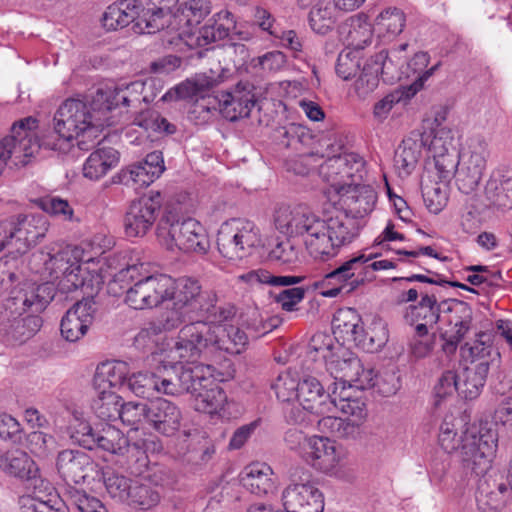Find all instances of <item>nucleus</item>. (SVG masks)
<instances>
[{"mask_svg": "<svg viewBox=\"0 0 512 512\" xmlns=\"http://www.w3.org/2000/svg\"><path fill=\"white\" fill-rule=\"evenodd\" d=\"M343 364L345 367V374L348 379L349 388L365 390L375 386V371L370 367H364L360 359L352 358L350 363Z\"/></svg>", "mask_w": 512, "mask_h": 512, "instance_id": "45", "label": "nucleus"}, {"mask_svg": "<svg viewBox=\"0 0 512 512\" xmlns=\"http://www.w3.org/2000/svg\"><path fill=\"white\" fill-rule=\"evenodd\" d=\"M377 25L391 35H398L405 26L404 13L398 8H388L378 16Z\"/></svg>", "mask_w": 512, "mask_h": 512, "instance_id": "64", "label": "nucleus"}, {"mask_svg": "<svg viewBox=\"0 0 512 512\" xmlns=\"http://www.w3.org/2000/svg\"><path fill=\"white\" fill-rule=\"evenodd\" d=\"M388 329L386 324L380 320H373L365 329V338L362 340V349L373 353L379 351L388 341Z\"/></svg>", "mask_w": 512, "mask_h": 512, "instance_id": "58", "label": "nucleus"}, {"mask_svg": "<svg viewBox=\"0 0 512 512\" xmlns=\"http://www.w3.org/2000/svg\"><path fill=\"white\" fill-rule=\"evenodd\" d=\"M96 431L97 428H93L89 422L80 418H74L69 427L71 439L89 450L95 449Z\"/></svg>", "mask_w": 512, "mask_h": 512, "instance_id": "60", "label": "nucleus"}, {"mask_svg": "<svg viewBox=\"0 0 512 512\" xmlns=\"http://www.w3.org/2000/svg\"><path fill=\"white\" fill-rule=\"evenodd\" d=\"M95 448H100L111 454L123 455L129 448L128 439L116 427L106 423L97 428Z\"/></svg>", "mask_w": 512, "mask_h": 512, "instance_id": "40", "label": "nucleus"}, {"mask_svg": "<svg viewBox=\"0 0 512 512\" xmlns=\"http://www.w3.org/2000/svg\"><path fill=\"white\" fill-rule=\"evenodd\" d=\"M217 100L220 113L229 121L248 117L256 102L249 83H239L233 91L219 93Z\"/></svg>", "mask_w": 512, "mask_h": 512, "instance_id": "23", "label": "nucleus"}, {"mask_svg": "<svg viewBox=\"0 0 512 512\" xmlns=\"http://www.w3.org/2000/svg\"><path fill=\"white\" fill-rule=\"evenodd\" d=\"M229 34V27L222 23H217L216 19H210L197 30H183L179 33L180 40L184 41L190 47H204L218 40L224 39Z\"/></svg>", "mask_w": 512, "mask_h": 512, "instance_id": "35", "label": "nucleus"}, {"mask_svg": "<svg viewBox=\"0 0 512 512\" xmlns=\"http://www.w3.org/2000/svg\"><path fill=\"white\" fill-rule=\"evenodd\" d=\"M334 413L321 415L318 420V430L322 433L331 434L337 438L354 437L358 432L353 424H349L348 420L333 415Z\"/></svg>", "mask_w": 512, "mask_h": 512, "instance_id": "52", "label": "nucleus"}, {"mask_svg": "<svg viewBox=\"0 0 512 512\" xmlns=\"http://www.w3.org/2000/svg\"><path fill=\"white\" fill-rule=\"evenodd\" d=\"M91 109L93 114L85 102L67 99L58 108L53 119L58 142H51L48 137L44 139V145L59 150L60 153H67L73 145L72 141L77 139L78 147L81 150H88L86 138H97L104 126L111 125L104 109H95L93 102Z\"/></svg>", "mask_w": 512, "mask_h": 512, "instance_id": "4", "label": "nucleus"}, {"mask_svg": "<svg viewBox=\"0 0 512 512\" xmlns=\"http://www.w3.org/2000/svg\"><path fill=\"white\" fill-rule=\"evenodd\" d=\"M241 279L254 284H270L273 286H291L302 282V276H274L269 271L258 269L241 276Z\"/></svg>", "mask_w": 512, "mask_h": 512, "instance_id": "56", "label": "nucleus"}, {"mask_svg": "<svg viewBox=\"0 0 512 512\" xmlns=\"http://www.w3.org/2000/svg\"><path fill=\"white\" fill-rule=\"evenodd\" d=\"M236 225L239 229L238 233V244L241 250V258L247 257L250 255L256 247L261 246L262 237L261 232L258 226L246 219H236Z\"/></svg>", "mask_w": 512, "mask_h": 512, "instance_id": "47", "label": "nucleus"}, {"mask_svg": "<svg viewBox=\"0 0 512 512\" xmlns=\"http://www.w3.org/2000/svg\"><path fill=\"white\" fill-rule=\"evenodd\" d=\"M297 400L304 410L313 414L335 413L329 391H325L322 383L313 376H307L301 380Z\"/></svg>", "mask_w": 512, "mask_h": 512, "instance_id": "24", "label": "nucleus"}, {"mask_svg": "<svg viewBox=\"0 0 512 512\" xmlns=\"http://www.w3.org/2000/svg\"><path fill=\"white\" fill-rule=\"evenodd\" d=\"M167 367H159L156 372H139L132 374L127 379L126 387L136 396L149 398L155 394H166L168 391L164 386Z\"/></svg>", "mask_w": 512, "mask_h": 512, "instance_id": "31", "label": "nucleus"}, {"mask_svg": "<svg viewBox=\"0 0 512 512\" xmlns=\"http://www.w3.org/2000/svg\"><path fill=\"white\" fill-rule=\"evenodd\" d=\"M49 223L43 214L18 215L0 220V252L17 257L43 238Z\"/></svg>", "mask_w": 512, "mask_h": 512, "instance_id": "7", "label": "nucleus"}, {"mask_svg": "<svg viewBox=\"0 0 512 512\" xmlns=\"http://www.w3.org/2000/svg\"><path fill=\"white\" fill-rule=\"evenodd\" d=\"M162 203L161 193L153 190L133 201L123 220L125 235L129 238L144 237L159 218Z\"/></svg>", "mask_w": 512, "mask_h": 512, "instance_id": "15", "label": "nucleus"}, {"mask_svg": "<svg viewBox=\"0 0 512 512\" xmlns=\"http://www.w3.org/2000/svg\"><path fill=\"white\" fill-rule=\"evenodd\" d=\"M364 263V254H359L343 262L336 270L340 277H342V281L350 283L354 288L365 282Z\"/></svg>", "mask_w": 512, "mask_h": 512, "instance_id": "57", "label": "nucleus"}, {"mask_svg": "<svg viewBox=\"0 0 512 512\" xmlns=\"http://www.w3.org/2000/svg\"><path fill=\"white\" fill-rule=\"evenodd\" d=\"M133 124L147 132H165L167 134H173L176 131V127L172 123L162 117L157 111L150 109L141 111L136 115Z\"/></svg>", "mask_w": 512, "mask_h": 512, "instance_id": "54", "label": "nucleus"}, {"mask_svg": "<svg viewBox=\"0 0 512 512\" xmlns=\"http://www.w3.org/2000/svg\"><path fill=\"white\" fill-rule=\"evenodd\" d=\"M0 470L24 481L35 480L39 472L33 459L20 449L0 450Z\"/></svg>", "mask_w": 512, "mask_h": 512, "instance_id": "30", "label": "nucleus"}, {"mask_svg": "<svg viewBox=\"0 0 512 512\" xmlns=\"http://www.w3.org/2000/svg\"><path fill=\"white\" fill-rule=\"evenodd\" d=\"M129 366L124 361H108L97 366L94 385L98 390L126 387Z\"/></svg>", "mask_w": 512, "mask_h": 512, "instance_id": "33", "label": "nucleus"}, {"mask_svg": "<svg viewBox=\"0 0 512 512\" xmlns=\"http://www.w3.org/2000/svg\"><path fill=\"white\" fill-rule=\"evenodd\" d=\"M460 155L456 149L431 156L434 162L435 175L440 183H449L454 176H457Z\"/></svg>", "mask_w": 512, "mask_h": 512, "instance_id": "50", "label": "nucleus"}, {"mask_svg": "<svg viewBox=\"0 0 512 512\" xmlns=\"http://www.w3.org/2000/svg\"><path fill=\"white\" fill-rule=\"evenodd\" d=\"M160 501L159 492L149 483L135 481L127 504L135 509L148 510Z\"/></svg>", "mask_w": 512, "mask_h": 512, "instance_id": "49", "label": "nucleus"}, {"mask_svg": "<svg viewBox=\"0 0 512 512\" xmlns=\"http://www.w3.org/2000/svg\"><path fill=\"white\" fill-rule=\"evenodd\" d=\"M276 229L288 237H302L316 260L328 261L350 244L358 235L357 222L348 214L337 212L321 217L305 207H279L274 216Z\"/></svg>", "mask_w": 512, "mask_h": 512, "instance_id": "1", "label": "nucleus"}, {"mask_svg": "<svg viewBox=\"0 0 512 512\" xmlns=\"http://www.w3.org/2000/svg\"><path fill=\"white\" fill-rule=\"evenodd\" d=\"M337 411L346 416L344 419L353 424L357 432L367 416L366 404L360 398L342 399L337 405Z\"/></svg>", "mask_w": 512, "mask_h": 512, "instance_id": "59", "label": "nucleus"}, {"mask_svg": "<svg viewBox=\"0 0 512 512\" xmlns=\"http://www.w3.org/2000/svg\"><path fill=\"white\" fill-rule=\"evenodd\" d=\"M382 63L378 58L368 59L354 83V91L359 99L367 98L379 85V75L382 72Z\"/></svg>", "mask_w": 512, "mask_h": 512, "instance_id": "42", "label": "nucleus"}, {"mask_svg": "<svg viewBox=\"0 0 512 512\" xmlns=\"http://www.w3.org/2000/svg\"><path fill=\"white\" fill-rule=\"evenodd\" d=\"M36 118L29 116L12 125L11 134L0 141V175L10 160L15 166H24L39 151L32 128Z\"/></svg>", "mask_w": 512, "mask_h": 512, "instance_id": "8", "label": "nucleus"}, {"mask_svg": "<svg viewBox=\"0 0 512 512\" xmlns=\"http://www.w3.org/2000/svg\"><path fill=\"white\" fill-rule=\"evenodd\" d=\"M240 481L244 488L258 496L273 495L278 488L273 471L266 463L256 462L246 466L240 474Z\"/></svg>", "mask_w": 512, "mask_h": 512, "instance_id": "28", "label": "nucleus"}, {"mask_svg": "<svg viewBox=\"0 0 512 512\" xmlns=\"http://www.w3.org/2000/svg\"><path fill=\"white\" fill-rule=\"evenodd\" d=\"M116 278L127 282L125 303L135 310L158 307L169 299L173 278L162 273L151 274L144 263L128 265Z\"/></svg>", "mask_w": 512, "mask_h": 512, "instance_id": "5", "label": "nucleus"}, {"mask_svg": "<svg viewBox=\"0 0 512 512\" xmlns=\"http://www.w3.org/2000/svg\"><path fill=\"white\" fill-rule=\"evenodd\" d=\"M211 12V5L208 0H189L183 9V16L186 19L188 30L194 29Z\"/></svg>", "mask_w": 512, "mask_h": 512, "instance_id": "63", "label": "nucleus"}, {"mask_svg": "<svg viewBox=\"0 0 512 512\" xmlns=\"http://www.w3.org/2000/svg\"><path fill=\"white\" fill-rule=\"evenodd\" d=\"M192 314L187 310L180 309L178 305H172L170 308H167L162 314L160 319V324H151L149 328L142 329L136 336V342H145L146 338H149L150 331L153 334H157L162 330H173L179 327L186 320H191Z\"/></svg>", "mask_w": 512, "mask_h": 512, "instance_id": "39", "label": "nucleus"}, {"mask_svg": "<svg viewBox=\"0 0 512 512\" xmlns=\"http://www.w3.org/2000/svg\"><path fill=\"white\" fill-rule=\"evenodd\" d=\"M57 471L67 483L83 482L93 469L91 457L80 450L67 449L59 452L56 461Z\"/></svg>", "mask_w": 512, "mask_h": 512, "instance_id": "27", "label": "nucleus"}, {"mask_svg": "<svg viewBox=\"0 0 512 512\" xmlns=\"http://www.w3.org/2000/svg\"><path fill=\"white\" fill-rule=\"evenodd\" d=\"M121 397L111 390H99L98 397L93 400L92 409L103 421H115L119 418Z\"/></svg>", "mask_w": 512, "mask_h": 512, "instance_id": "46", "label": "nucleus"}, {"mask_svg": "<svg viewBox=\"0 0 512 512\" xmlns=\"http://www.w3.org/2000/svg\"><path fill=\"white\" fill-rule=\"evenodd\" d=\"M155 86V80L146 82L137 80L130 83H122L115 87L107 86L98 89L93 97L94 108L100 111L104 109L105 114H107V112L119 105L138 107L142 102L149 103L154 100L157 95L153 91Z\"/></svg>", "mask_w": 512, "mask_h": 512, "instance_id": "11", "label": "nucleus"}, {"mask_svg": "<svg viewBox=\"0 0 512 512\" xmlns=\"http://www.w3.org/2000/svg\"><path fill=\"white\" fill-rule=\"evenodd\" d=\"M148 409L149 404L145 403H121L118 419L134 429H138V425L143 421L148 423Z\"/></svg>", "mask_w": 512, "mask_h": 512, "instance_id": "62", "label": "nucleus"}, {"mask_svg": "<svg viewBox=\"0 0 512 512\" xmlns=\"http://www.w3.org/2000/svg\"><path fill=\"white\" fill-rule=\"evenodd\" d=\"M365 161L357 153L349 152L327 158L319 166V175L331 190L338 194L347 187L360 182L364 175Z\"/></svg>", "mask_w": 512, "mask_h": 512, "instance_id": "12", "label": "nucleus"}, {"mask_svg": "<svg viewBox=\"0 0 512 512\" xmlns=\"http://www.w3.org/2000/svg\"><path fill=\"white\" fill-rule=\"evenodd\" d=\"M300 385L301 380L296 374L285 371L278 375L271 387L280 401L289 402L293 399H298Z\"/></svg>", "mask_w": 512, "mask_h": 512, "instance_id": "55", "label": "nucleus"}, {"mask_svg": "<svg viewBox=\"0 0 512 512\" xmlns=\"http://www.w3.org/2000/svg\"><path fill=\"white\" fill-rule=\"evenodd\" d=\"M96 310L93 297L76 302L61 320L60 331L63 338L69 342L80 340L92 325Z\"/></svg>", "mask_w": 512, "mask_h": 512, "instance_id": "20", "label": "nucleus"}, {"mask_svg": "<svg viewBox=\"0 0 512 512\" xmlns=\"http://www.w3.org/2000/svg\"><path fill=\"white\" fill-rule=\"evenodd\" d=\"M82 250L74 246H65L54 254H48V259L44 261L45 269L49 271L50 276L58 279L61 291L69 293L84 286V278L81 275Z\"/></svg>", "mask_w": 512, "mask_h": 512, "instance_id": "16", "label": "nucleus"}, {"mask_svg": "<svg viewBox=\"0 0 512 512\" xmlns=\"http://www.w3.org/2000/svg\"><path fill=\"white\" fill-rule=\"evenodd\" d=\"M2 331L8 340L23 343L31 338L41 327V319L38 316L15 317L0 321Z\"/></svg>", "mask_w": 512, "mask_h": 512, "instance_id": "37", "label": "nucleus"}, {"mask_svg": "<svg viewBox=\"0 0 512 512\" xmlns=\"http://www.w3.org/2000/svg\"><path fill=\"white\" fill-rule=\"evenodd\" d=\"M41 209L65 222L78 223L80 218L75 214L73 207L66 200L58 196H47L40 200Z\"/></svg>", "mask_w": 512, "mask_h": 512, "instance_id": "53", "label": "nucleus"}, {"mask_svg": "<svg viewBox=\"0 0 512 512\" xmlns=\"http://www.w3.org/2000/svg\"><path fill=\"white\" fill-rule=\"evenodd\" d=\"M424 148H427L431 156L456 150L453 131L445 126L437 125L430 131L421 133Z\"/></svg>", "mask_w": 512, "mask_h": 512, "instance_id": "43", "label": "nucleus"}, {"mask_svg": "<svg viewBox=\"0 0 512 512\" xmlns=\"http://www.w3.org/2000/svg\"><path fill=\"white\" fill-rule=\"evenodd\" d=\"M53 290L48 283L37 285L23 283L13 287L0 304V321L22 316L27 309L42 311L53 299Z\"/></svg>", "mask_w": 512, "mask_h": 512, "instance_id": "9", "label": "nucleus"}, {"mask_svg": "<svg viewBox=\"0 0 512 512\" xmlns=\"http://www.w3.org/2000/svg\"><path fill=\"white\" fill-rule=\"evenodd\" d=\"M103 481L105 489L112 499L127 504L135 480L113 471H106L103 474Z\"/></svg>", "mask_w": 512, "mask_h": 512, "instance_id": "48", "label": "nucleus"}, {"mask_svg": "<svg viewBox=\"0 0 512 512\" xmlns=\"http://www.w3.org/2000/svg\"><path fill=\"white\" fill-rule=\"evenodd\" d=\"M201 387V390L192 395L195 410L208 414H214L220 411L227 397L213 377V374L211 375V383L207 381V383H204Z\"/></svg>", "mask_w": 512, "mask_h": 512, "instance_id": "36", "label": "nucleus"}, {"mask_svg": "<svg viewBox=\"0 0 512 512\" xmlns=\"http://www.w3.org/2000/svg\"><path fill=\"white\" fill-rule=\"evenodd\" d=\"M233 307H219L209 320H193L183 325L170 348V357L195 361L210 348L239 354L248 343L249 335L228 322L234 317Z\"/></svg>", "mask_w": 512, "mask_h": 512, "instance_id": "2", "label": "nucleus"}, {"mask_svg": "<svg viewBox=\"0 0 512 512\" xmlns=\"http://www.w3.org/2000/svg\"><path fill=\"white\" fill-rule=\"evenodd\" d=\"M372 36V25L366 18L357 17L351 19L346 36L348 46L353 47L355 50L363 49L371 43Z\"/></svg>", "mask_w": 512, "mask_h": 512, "instance_id": "51", "label": "nucleus"}, {"mask_svg": "<svg viewBox=\"0 0 512 512\" xmlns=\"http://www.w3.org/2000/svg\"><path fill=\"white\" fill-rule=\"evenodd\" d=\"M167 357L171 362L179 364V367L173 366L172 369H167L164 386L168 391V395L178 396L183 393L193 395L202 389L201 386L204 383H207V381L211 383V366L199 364V359L191 362L172 359L170 357V349L168 350Z\"/></svg>", "mask_w": 512, "mask_h": 512, "instance_id": "14", "label": "nucleus"}, {"mask_svg": "<svg viewBox=\"0 0 512 512\" xmlns=\"http://www.w3.org/2000/svg\"><path fill=\"white\" fill-rule=\"evenodd\" d=\"M119 153L112 147H102L90 154L83 165V175L92 181L105 176L118 164Z\"/></svg>", "mask_w": 512, "mask_h": 512, "instance_id": "34", "label": "nucleus"}, {"mask_svg": "<svg viewBox=\"0 0 512 512\" xmlns=\"http://www.w3.org/2000/svg\"><path fill=\"white\" fill-rule=\"evenodd\" d=\"M345 458L346 453L341 446L328 437L316 435L312 436V443L304 457L316 470L340 479L348 475Z\"/></svg>", "mask_w": 512, "mask_h": 512, "instance_id": "19", "label": "nucleus"}, {"mask_svg": "<svg viewBox=\"0 0 512 512\" xmlns=\"http://www.w3.org/2000/svg\"><path fill=\"white\" fill-rule=\"evenodd\" d=\"M156 235L168 250L204 254L210 243L203 225L193 219L184 218L173 207H165L156 227Z\"/></svg>", "mask_w": 512, "mask_h": 512, "instance_id": "6", "label": "nucleus"}, {"mask_svg": "<svg viewBox=\"0 0 512 512\" xmlns=\"http://www.w3.org/2000/svg\"><path fill=\"white\" fill-rule=\"evenodd\" d=\"M286 512H323L321 491L312 483L291 484L282 492Z\"/></svg>", "mask_w": 512, "mask_h": 512, "instance_id": "22", "label": "nucleus"}, {"mask_svg": "<svg viewBox=\"0 0 512 512\" xmlns=\"http://www.w3.org/2000/svg\"><path fill=\"white\" fill-rule=\"evenodd\" d=\"M497 441L496 431L487 423H473L459 436L453 417H446L439 428L441 448L447 453L459 450L464 469L476 476H483L490 470Z\"/></svg>", "mask_w": 512, "mask_h": 512, "instance_id": "3", "label": "nucleus"}, {"mask_svg": "<svg viewBox=\"0 0 512 512\" xmlns=\"http://www.w3.org/2000/svg\"><path fill=\"white\" fill-rule=\"evenodd\" d=\"M53 290L48 283L37 285L23 283L13 287L0 304V321L22 316L27 309L42 311L53 299Z\"/></svg>", "mask_w": 512, "mask_h": 512, "instance_id": "10", "label": "nucleus"}, {"mask_svg": "<svg viewBox=\"0 0 512 512\" xmlns=\"http://www.w3.org/2000/svg\"><path fill=\"white\" fill-rule=\"evenodd\" d=\"M239 229L236 225V219L224 222L217 235V246L223 257L229 260H237L241 258V250L238 238Z\"/></svg>", "mask_w": 512, "mask_h": 512, "instance_id": "44", "label": "nucleus"}, {"mask_svg": "<svg viewBox=\"0 0 512 512\" xmlns=\"http://www.w3.org/2000/svg\"><path fill=\"white\" fill-rule=\"evenodd\" d=\"M67 497L79 512H108L99 499L89 496L85 491L70 488L67 490Z\"/></svg>", "mask_w": 512, "mask_h": 512, "instance_id": "61", "label": "nucleus"}, {"mask_svg": "<svg viewBox=\"0 0 512 512\" xmlns=\"http://www.w3.org/2000/svg\"><path fill=\"white\" fill-rule=\"evenodd\" d=\"M488 155V143L483 137L470 139L467 148L460 155L456 176L458 187L463 193L469 194L479 185Z\"/></svg>", "mask_w": 512, "mask_h": 512, "instance_id": "17", "label": "nucleus"}, {"mask_svg": "<svg viewBox=\"0 0 512 512\" xmlns=\"http://www.w3.org/2000/svg\"><path fill=\"white\" fill-rule=\"evenodd\" d=\"M337 195L346 208L345 213L355 222L356 218H363L371 213L377 200L375 190L369 185H360L359 182H355Z\"/></svg>", "mask_w": 512, "mask_h": 512, "instance_id": "26", "label": "nucleus"}, {"mask_svg": "<svg viewBox=\"0 0 512 512\" xmlns=\"http://www.w3.org/2000/svg\"><path fill=\"white\" fill-rule=\"evenodd\" d=\"M447 304L448 299L439 302L434 294L421 291V300L417 305L408 307L405 318L411 322L418 321L415 332L418 336H423L438 323H441Z\"/></svg>", "mask_w": 512, "mask_h": 512, "instance_id": "21", "label": "nucleus"}, {"mask_svg": "<svg viewBox=\"0 0 512 512\" xmlns=\"http://www.w3.org/2000/svg\"><path fill=\"white\" fill-rule=\"evenodd\" d=\"M489 363L486 360L473 361L465 367L458 376V393L468 400L477 398L486 382Z\"/></svg>", "mask_w": 512, "mask_h": 512, "instance_id": "32", "label": "nucleus"}, {"mask_svg": "<svg viewBox=\"0 0 512 512\" xmlns=\"http://www.w3.org/2000/svg\"><path fill=\"white\" fill-rule=\"evenodd\" d=\"M182 412L180 408L164 398H156L149 403L148 424L158 433L171 436L180 428Z\"/></svg>", "mask_w": 512, "mask_h": 512, "instance_id": "25", "label": "nucleus"}, {"mask_svg": "<svg viewBox=\"0 0 512 512\" xmlns=\"http://www.w3.org/2000/svg\"><path fill=\"white\" fill-rule=\"evenodd\" d=\"M423 141L421 132L413 131L398 146L395 152L394 165L400 177H407L415 170L422 157Z\"/></svg>", "mask_w": 512, "mask_h": 512, "instance_id": "29", "label": "nucleus"}, {"mask_svg": "<svg viewBox=\"0 0 512 512\" xmlns=\"http://www.w3.org/2000/svg\"><path fill=\"white\" fill-rule=\"evenodd\" d=\"M136 7L131 0H122L107 7L102 24L107 30H117L128 26L135 20Z\"/></svg>", "mask_w": 512, "mask_h": 512, "instance_id": "38", "label": "nucleus"}, {"mask_svg": "<svg viewBox=\"0 0 512 512\" xmlns=\"http://www.w3.org/2000/svg\"><path fill=\"white\" fill-rule=\"evenodd\" d=\"M338 7L328 0H318L309 13V25L317 34L325 35L331 31L337 21Z\"/></svg>", "mask_w": 512, "mask_h": 512, "instance_id": "41", "label": "nucleus"}, {"mask_svg": "<svg viewBox=\"0 0 512 512\" xmlns=\"http://www.w3.org/2000/svg\"><path fill=\"white\" fill-rule=\"evenodd\" d=\"M472 320L473 310L468 303L457 299H448L441 321V324H445L447 327H439L441 338L444 341L442 349L446 354L455 353L458 344L472 329Z\"/></svg>", "mask_w": 512, "mask_h": 512, "instance_id": "18", "label": "nucleus"}, {"mask_svg": "<svg viewBox=\"0 0 512 512\" xmlns=\"http://www.w3.org/2000/svg\"><path fill=\"white\" fill-rule=\"evenodd\" d=\"M168 300L178 305L180 309L191 314H199L197 320H209L220 306H217V296L210 290L203 291L199 282L189 277L173 279V288Z\"/></svg>", "mask_w": 512, "mask_h": 512, "instance_id": "13", "label": "nucleus"}]
</instances>
